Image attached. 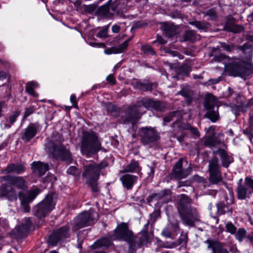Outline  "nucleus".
<instances>
[{"instance_id": "12", "label": "nucleus", "mask_w": 253, "mask_h": 253, "mask_svg": "<svg viewBox=\"0 0 253 253\" xmlns=\"http://www.w3.org/2000/svg\"><path fill=\"white\" fill-rule=\"evenodd\" d=\"M184 159L181 158L175 164L171 172V175L176 180H181L186 178L191 174L192 168L190 165L186 169H183V162Z\"/></svg>"}, {"instance_id": "29", "label": "nucleus", "mask_w": 253, "mask_h": 253, "mask_svg": "<svg viewBox=\"0 0 253 253\" xmlns=\"http://www.w3.org/2000/svg\"><path fill=\"white\" fill-rule=\"evenodd\" d=\"M177 94H180L186 99V102L189 104L192 100L194 95L193 91L191 89L190 86H184L180 91L177 92Z\"/></svg>"}, {"instance_id": "56", "label": "nucleus", "mask_w": 253, "mask_h": 253, "mask_svg": "<svg viewBox=\"0 0 253 253\" xmlns=\"http://www.w3.org/2000/svg\"><path fill=\"white\" fill-rule=\"evenodd\" d=\"M161 215V212L160 210H155L150 215V221L152 222V223H154L156 220L159 218Z\"/></svg>"}, {"instance_id": "51", "label": "nucleus", "mask_w": 253, "mask_h": 253, "mask_svg": "<svg viewBox=\"0 0 253 253\" xmlns=\"http://www.w3.org/2000/svg\"><path fill=\"white\" fill-rule=\"evenodd\" d=\"M141 49L145 54H148L152 55L156 54V52L154 51V49L149 45L142 46Z\"/></svg>"}, {"instance_id": "19", "label": "nucleus", "mask_w": 253, "mask_h": 253, "mask_svg": "<svg viewBox=\"0 0 253 253\" xmlns=\"http://www.w3.org/2000/svg\"><path fill=\"white\" fill-rule=\"evenodd\" d=\"M26 169V168L24 164L19 163H13L8 165L2 171L6 174L13 173L20 174L24 172Z\"/></svg>"}, {"instance_id": "20", "label": "nucleus", "mask_w": 253, "mask_h": 253, "mask_svg": "<svg viewBox=\"0 0 253 253\" xmlns=\"http://www.w3.org/2000/svg\"><path fill=\"white\" fill-rule=\"evenodd\" d=\"M158 86V83L156 82H150L148 80L138 81L135 84V87L141 91L151 92L153 87L156 88Z\"/></svg>"}, {"instance_id": "64", "label": "nucleus", "mask_w": 253, "mask_h": 253, "mask_svg": "<svg viewBox=\"0 0 253 253\" xmlns=\"http://www.w3.org/2000/svg\"><path fill=\"white\" fill-rule=\"evenodd\" d=\"M245 184L248 186L249 188H250L253 190V179L251 178L247 177L245 178Z\"/></svg>"}, {"instance_id": "37", "label": "nucleus", "mask_w": 253, "mask_h": 253, "mask_svg": "<svg viewBox=\"0 0 253 253\" xmlns=\"http://www.w3.org/2000/svg\"><path fill=\"white\" fill-rule=\"evenodd\" d=\"M204 117L209 119L212 122H215L218 121L219 119L218 106H216L215 109H210L208 110L205 114Z\"/></svg>"}, {"instance_id": "3", "label": "nucleus", "mask_w": 253, "mask_h": 253, "mask_svg": "<svg viewBox=\"0 0 253 253\" xmlns=\"http://www.w3.org/2000/svg\"><path fill=\"white\" fill-rule=\"evenodd\" d=\"M101 149V144L94 132H84L81 141V153L89 157Z\"/></svg>"}, {"instance_id": "13", "label": "nucleus", "mask_w": 253, "mask_h": 253, "mask_svg": "<svg viewBox=\"0 0 253 253\" xmlns=\"http://www.w3.org/2000/svg\"><path fill=\"white\" fill-rule=\"evenodd\" d=\"M0 185V198H5L10 202L15 201L18 197L15 188L6 182H1Z\"/></svg>"}, {"instance_id": "50", "label": "nucleus", "mask_w": 253, "mask_h": 253, "mask_svg": "<svg viewBox=\"0 0 253 253\" xmlns=\"http://www.w3.org/2000/svg\"><path fill=\"white\" fill-rule=\"evenodd\" d=\"M221 47L227 52H232L235 49V45L234 43L227 44L226 42H220Z\"/></svg>"}, {"instance_id": "31", "label": "nucleus", "mask_w": 253, "mask_h": 253, "mask_svg": "<svg viewBox=\"0 0 253 253\" xmlns=\"http://www.w3.org/2000/svg\"><path fill=\"white\" fill-rule=\"evenodd\" d=\"M191 65L187 63L182 64L181 66L175 68V71L177 76H188L191 71Z\"/></svg>"}, {"instance_id": "30", "label": "nucleus", "mask_w": 253, "mask_h": 253, "mask_svg": "<svg viewBox=\"0 0 253 253\" xmlns=\"http://www.w3.org/2000/svg\"><path fill=\"white\" fill-rule=\"evenodd\" d=\"M109 1L107 3L97 8L95 11V15L99 16L104 18H109L111 16V14L109 10Z\"/></svg>"}, {"instance_id": "60", "label": "nucleus", "mask_w": 253, "mask_h": 253, "mask_svg": "<svg viewBox=\"0 0 253 253\" xmlns=\"http://www.w3.org/2000/svg\"><path fill=\"white\" fill-rule=\"evenodd\" d=\"M34 111H35V109H34V107H30L26 108L24 114L23 115V120L25 119L29 116H30L32 113H33L34 112Z\"/></svg>"}, {"instance_id": "11", "label": "nucleus", "mask_w": 253, "mask_h": 253, "mask_svg": "<svg viewBox=\"0 0 253 253\" xmlns=\"http://www.w3.org/2000/svg\"><path fill=\"white\" fill-rule=\"evenodd\" d=\"M0 182H6L11 184L13 187L21 191H26L28 189V185L26 180L22 176L11 175L8 174L0 177Z\"/></svg>"}, {"instance_id": "59", "label": "nucleus", "mask_w": 253, "mask_h": 253, "mask_svg": "<svg viewBox=\"0 0 253 253\" xmlns=\"http://www.w3.org/2000/svg\"><path fill=\"white\" fill-rule=\"evenodd\" d=\"M176 126H177L180 130H188L191 125L187 123H181V120H179V124H176Z\"/></svg>"}, {"instance_id": "4", "label": "nucleus", "mask_w": 253, "mask_h": 253, "mask_svg": "<svg viewBox=\"0 0 253 253\" xmlns=\"http://www.w3.org/2000/svg\"><path fill=\"white\" fill-rule=\"evenodd\" d=\"M113 236L116 239L126 242L129 245V253H132L136 249V237L129 229L127 223L122 222L118 224L114 231Z\"/></svg>"}, {"instance_id": "58", "label": "nucleus", "mask_w": 253, "mask_h": 253, "mask_svg": "<svg viewBox=\"0 0 253 253\" xmlns=\"http://www.w3.org/2000/svg\"><path fill=\"white\" fill-rule=\"evenodd\" d=\"M206 15L209 16L211 20H215L217 17L216 12L214 8L209 9L206 12Z\"/></svg>"}, {"instance_id": "39", "label": "nucleus", "mask_w": 253, "mask_h": 253, "mask_svg": "<svg viewBox=\"0 0 253 253\" xmlns=\"http://www.w3.org/2000/svg\"><path fill=\"white\" fill-rule=\"evenodd\" d=\"M18 198L21 201V203L23 206V210L24 212H29L30 210V207L29 205L30 203L28 200L26 199L24 197V193L22 191H19L18 192Z\"/></svg>"}, {"instance_id": "18", "label": "nucleus", "mask_w": 253, "mask_h": 253, "mask_svg": "<svg viewBox=\"0 0 253 253\" xmlns=\"http://www.w3.org/2000/svg\"><path fill=\"white\" fill-rule=\"evenodd\" d=\"M123 187L127 190H130L138 180V177L130 174H125L120 178Z\"/></svg>"}, {"instance_id": "52", "label": "nucleus", "mask_w": 253, "mask_h": 253, "mask_svg": "<svg viewBox=\"0 0 253 253\" xmlns=\"http://www.w3.org/2000/svg\"><path fill=\"white\" fill-rule=\"evenodd\" d=\"M38 193L39 190L35 189L30 191L28 195H26L24 194V197L25 198H26V199L28 200V201H29V202H30L35 198V197L38 194Z\"/></svg>"}, {"instance_id": "33", "label": "nucleus", "mask_w": 253, "mask_h": 253, "mask_svg": "<svg viewBox=\"0 0 253 253\" xmlns=\"http://www.w3.org/2000/svg\"><path fill=\"white\" fill-rule=\"evenodd\" d=\"M111 245V241L107 238H102L97 240L90 246L92 249H96L101 247H108Z\"/></svg>"}, {"instance_id": "63", "label": "nucleus", "mask_w": 253, "mask_h": 253, "mask_svg": "<svg viewBox=\"0 0 253 253\" xmlns=\"http://www.w3.org/2000/svg\"><path fill=\"white\" fill-rule=\"evenodd\" d=\"M164 247L166 248H175L176 247V244L174 242H164Z\"/></svg>"}, {"instance_id": "62", "label": "nucleus", "mask_w": 253, "mask_h": 253, "mask_svg": "<svg viewBox=\"0 0 253 253\" xmlns=\"http://www.w3.org/2000/svg\"><path fill=\"white\" fill-rule=\"evenodd\" d=\"M252 47V45L249 43V42H246L245 44H244L243 45H240L238 46V48L243 51L244 52H245L246 50L248 49H250Z\"/></svg>"}, {"instance_id": "10", "label": "nucleus", "mask_w": 253, "mask_h": 253, "mask_svg": "<svg viewBox=\"0 0 253 253\" xmlns=\"http://www.w3.org/2000/svg\"><path fill=\"white\" fill-rule=\"evenodd\" d=\"M138 134L141 143L144 145L153 143L160 139L159 133L152 127H142L140 128Z\"/></svg>"}, {"instance_id": "40", "label": "nucleus", "mask_w": 253, "mask_h": 253, "mask_svg": "<svg viewBox=\"0 0 253 253\" xmlns=\"http://www.w3.org/2000/svg\"><path fill=\"white\" fill-rule=\"evenodd\" d=\"M38 86V84L37 83L34 81L29 82L26 84L25 90L27 93H28L30 95H32L33 96L35 97L37 96V94L35 92L34 89Z\"/></svg>"}, {"instance_id": "26", "label": "nucleus", "mask_w": 253, "mask_h": 253, "mask_svg": "<svg viewBox=\"0 0 253 253\" xmlns=\"http://www.w3.org/2000/svg\"><path fill=\"white\" fill-rule=\"evenodd\" d=\"M173 117L176 118L177 119L172 124L171 127H175L176 124H179V120H181L182 117L181 112L180 111L170 112L168 115L163 118L164 122L165 123H169L172 120Z\"/></svg>"}, {"instance_id": "14", "label": "nucleus", "mask_w": 253, "mask_h": 253, "mask_svg": "<svg viewBox=\"0 0 253 253\" xmlns=\"http://www.w3.org/2000/svg\"><path fill=\"white\" fill-rule=\"evenodd\" d=\"M93 220L92 214L89 211H84L80 214L74 220L73 227L78 230L83 227L89 226Z\"/></svg>"}, {"instance_id": "45", "label": "nucleus", "mask_w": 253, "mask_h": 253, "mask_svg": "<svg viewBox=\"0 0 253 253\" xmlns=\"http://www.w3.org/2000/svg\"><path fill=\"white\" fill-rule=\"evenodd\" d=\"M184 39L186 41L194 42L196 39L194 31L188 30L185 31L184 35Z\"/></svg>"}, {"instance_id": "22", "label": "nucleus", "mask_w": 253, "mask_h": 253, "mask_svg": "<svg viewBox=\"0 0 253 253\" xmlns=\"http://www.w3.org/2000/svg\"><path fill=\"white\" fill-rule=\"evenodd\" d=\"M32 165L33 173L39 176L43 175L48 169V165L47 164L43 163L40 161L34 162L32 163Z\"/></svg>"}, {"instance_id": "21", "label": "nucleus", "mask_w": 253, "mask_h": 253, "mask_svg": "<svg viewBox=\"0 0 253 253\" xmlns=\"http://www.w3.org/2000/svg\"><path fill=\"white\" fill-rule=\"evenodd\" d=\"M31 225L30 219L27 218L24 223L16 228V235L17 237L22 238L26 237L30 230Z\"/></svg>"}, {"instance_id": "47", "label": "nucleus", "mask_w": 253, "mask_h": 253, "mask_svg": "<svg viewBox=\"0 0 253 253\" xmlns=\"http://www.w3.org/2000/svg\"><path fill=\"white\" fill-rule=\"evenodd\" d=\"M67 172L75 177H79L81 173V170L75 166H71L68 169Z\"/></svg>"}, {"instance_id": "34", "label": "nucleus", "mask_w": 253, "mask_h": 253, "mask_svg": "<svg viewBox=\"0 0 253 253\" xmlns=\"http://www.w3.org/2000/svg\"><path fill=\"white\" fill-rule=\"evenodd\" d=\"M162 28L165 32L166 35L169 38L173 37L176 33V29L174 26L168 23H164Z\"/></svg>"}, {"instance_id": "55", "label": "nucleus", "mask_w": 253, "mask_h": 253, "mask_svg": "<svg viewBox=\"0 0 253 253\" xmlns=\"http://www.w3.org/2000/svg\"><path fill=\"white\" fill-rule=\"evenodd\" d=\"M225 228L226 231L231 234H235L236 233L237 228L231 222H228L226 225Z\"/></svg>"}, {"instance_id": "1", "label": "nucleus", "mask_w": 253, "mask_h": 253, "mask_svg": "<svg viewBox=\"0 0 253 253\" xmlns=\"http://www.w3.org/2000/svg\"><path fill=\"white\" fill-rule=\"evenodd\" d=\"M177 201V210L183 224L190 227L195 226V223L201 221L197 209L191 206L192 199L185 194H181Z\"/></svg>"}, {"instance_id": "41", "label": "nucleus", "mask_w": 253, "mask_h": 253, "mask_svg": "<svg viewBox=\"0 0 253 253\" xmlns=\"http://www.w3.org/2000/svg\"><path fill=\"white\" fill-rule=\"evenodd\" d=\"M139 168V163L137 161L134 160H131L130 163L128 164L122 172H133Z\"/></svg>"}, {"instance_id": "28", "label": "nucleus", "mask_w": 253, "mask_h": 253, "mask_svg": "<svg viewBox=\"0 0 253 253\" xmlns=\"http://www.w3.org/2000/svg\"><path fill=\"white\" fill-rule=\"evenodd\" d=\"M217 104V100L215 97L211 95L208 94L206 95L204 99V107L206 110L215 109Z\"/></svg>"}, {"instance_id": "5", "label": "nucleus", "mask_w": 253, "mask_h": 253, "mask_svg": "<svg viewBox=\"0 0 253 253\" xmlns=\"http://www.w3.org/2000/svg\"><path fill=\"white\" fill-rule=\"evenodd\" d=\"M108 163L103 161L99 164L95 162L84 166V172L82 176L87 180H98L102 170L108 166Z\"/></svg>"}, {"instance_id": "24", "label": "nucleus", "mask_w": 253, "mask_h": 253, "mask_svg": "<svg viewBox=\"0 0 253 253\" xmlns=\"http://www.w3.org/2000/svg\"><path fill=\"white\" fill-rule=\"evenodd\" d=\"M217 208V214L219 215L225 214L226 212L232 213L233 211L232 207L230 204L227 201H221L216 204Z\"/></svg>"}, {"instance_id": "49", "label": "nucleus", "mask_w": 253, "mask_h": 253, "mask_svg": "<svg viewBox=\"0 0 253 253\" xmlns=\"http://www.w3.org/2000/svg\"><path fill=\"white\" fill-rule=\"evenodd\" d=\"M188 241V236L187 234H181V236L177 240L174 241L176 244V247L178 246L181 245L182 246L186 245Z\"/></svg>"}, {"instance_id": "42", "label": "nucleus", "mask_w": 253, "mask_h": 253, "mask_svg": "<svg viewBox=\"0 0 253 253\" xmlns=\"http://www.w3.org/2000/svg\"><path fill=\"white\" fill-rule=\"evenodd\" d=\"M151 110H154L156 111H164L167 107L166 103L159 100H154L152 104Z\"/></svg>"}, {"instance_id": "15", "label": "nucleus", "mask_w": 253, "mask_h": 253, "mask_svg": "<svg viewBox=\"0 0 253 253\" xmlns=\"http://www.w3.org/2000/svg\"><path fill=\"white\" fill-rule=\"evenodd\" d=\"M69 231V227L64 226L53 231L49 237V244L54 246L62 240L68 238L70 236Z\"/></svg>"}, {"instance_id": "2", "label": "nucleus", "mask_w": 253, "mask_h": 253, "mask_svg": "<svg viewBox=\"0 0 253 253\" xmlns=\"http://www.w3.org/2000/svg\"><path fill=\"white\" fill-rule=\"evenodd\" d=\"M52 140L46 144V147L49 151H51L54 156H56L61 160L69 164L72 163L73 158L69 149L61 144L63 141L62 136L58 133L52 135Z\"/></svg>"}, {"instance_id": "46", "label": "nucleus", "mask_w": 253, "mask_h": 253, "mask_svg": "<svg viewBox=\"0 0 253 253\" xmlns=\"http://www.w3.org/2000/svg\"><path fill=\"white\" fill-rule=\"evenodd\" d=\"M246 233V230L244 228H239L235 234L236 239L241 242L245 237L247 238Z\"/></svg>"}, {"instance_id": "6", "label": "nucleus", "mask_w": 253, "mask_h": 253, "mask_svg": "<svg viewBox=\"0 0 253 253\" xmlns=\"http://www.w3.org/2000/svg\"><path fill=\"white\" fill-rule=\"evenodd\" d=\"M140 110L136 103L129 106L126 110L124 115H122L121 122L124 124L131 123L132 129L135 130L136 124L142 115Z\"/></svg>"}, {"instance_id": "23", "label": "nucleus", "mask_w": 253, "mask_h": 253, "mask_svg": "<svg viewBox=\"0 0 253 253\" xmlns=\"http://www.w3.org/2000/svg\"><path fill=\"white\" fill-rule=\"evenodd\" d=\"M214 154H218L220 157L222 166L227 168L229 165L232 163L233 160L227 154V153L223 149L219 148L216 151H213Z\"/></svg>"}, {"instance_id": "7", "label": "nucleus", "mask_w": 253, "mask_h": 253, "mask_svg": "<svg viewBox=\"0 0 253 253\" xmlns=\"http://www.w3.org/2000/svg\"><path fill=\"white\" fill-rule=\"evenodd\" d=\"M55 205L53 194H48L42 202L35 207L34 214L37 218L42 219L45 217L53 210Z\"/></svg>"}, {"instance_id": "32", "label": "nucleus", "mask_w": 253, "mask_h": 253, "mask_svg": "<svg viewBox=\"0 0 253 253\" xmlns=\"http://www.w3.org/2000/svg\"><path fill=\"white\" fill-rule=\"evenodd\" d=\"M212 131V133L208 136L204 142V145L209 147L214 146L218 143L214 132V128L212 126L210 127L208 129V131Z\"/></svg>"}, {"instance_id": "38", "label": "nucleus", "mask_w": 253, "mask_h": 253, "mask_svg": "<svg viewBox=\"0 0 253 253\" xmlns=\"http://www.w3.org/2000/svg\"><path fill=\"white\" fill-rule=\"evenodd\" d=\"M19 111H15L10 115L8 118L6 119V123L4 124V128H9L15 123L17 118L20 115Z\"/></svg>"}, {"instance_id": "8", "label": "nucleus", "mask_w": 253, "mask_h": 253, "mask_svg": "<svg viewBox=\"0 0 253 253\" xmlns=\"http://www.w3.org/2000/svg\"><path fill=\"white\" fill-rule=\"evenodd\" d=\"M209 181L211 184H217L222 181L219 160L216 156H214L209 160Z\"/></svg>"}, {"instance_id": "54", "label": "nucleus", "mask_w": 253, "mask_h": 253, "mask_svg": "<svg viewBox=\"0 0 253 253\" xmlns=\"http://www.w3.org/2000/svg\"><path fill=\"white\" fill-rule=\"evenodd\" d=\"M244 30L245 28L244 26L241 25L235 24L229 32L234 33H239L244 31Z\"/></svg>"}, {"instance_id": "16", "label": "nucleus", "mask_w": 253, "mask_h": 253, "mask_svg": "<svg viewBox=\"0 0 253 253\" xmlns=\"http://www.w3.org/2000/svg\"><path fill=\"white\" fill-rule=\"evenodd\" d=\"M41 125L38 122L30 123L20 134L21 139L25 143L29 142L40 130Z\"/></svg>"}, {"instance_id": "43", "label": "nucleus", "mask_w": 253, "mask_h": 253, "mask_svg": "<svg viewBox=\"0 0 253 253\" xmlns=\"http://www.w3.org/2000/svg\"><path fill=\"white\" fill-rule=\"evenodd\" d=\"M236 20L231 15L228 16L224 27V30L229 32L236 24Z\"/></svg>"}, {"instance_id": "48", "label": "nucleus", "mask_w": 253, "mask_h": 253, "mask_svg": "<svg viewBox=\"0 0 253 253\" xmlns=\"http://www.w3.org/2000/svg\"><path fill=\"white\" fill-rule=\"evenodd\" d=\"M131 40V38H129L122 43L120 44L118 46L116 47L117 52L118 53H122L126 51L128 45V42Z\"/></svg>"}, {"instance_id": "25", "label": "nucleus", "mask_w": 253, "mask_h": 253, "mask_svg": "<svg viewBox=\"0 0 253 253\" xmlns=\"http://www.w3.org/2000/svg\"><path fill=\"white\" fill-rule=\"evenodd\" d=\"M242 179H240L237 188V193L238 198L243 200L246 199L247 195L251 194L252 191L248 189L249 187L245 183L244 184H242Z\"/></svg>"}, {"instance_id": "61", "label": "nucleus", "mask_w": 253, "mask_h": 253, "mask_svg": "<svg viewBox=\"0 0 253 253\" xmlns=\"http://www.w3.org/2000/svg\"><path fill=\"white\" fill-rule=\"evenodd\" d=\"M188 130L193 135L194 137H199L200 136V132L196 127H193L191 125Z\"/></svg>"}, {"instance_id": "36", "label": "nucleus", "mask_w": 253, "mask_h": 253, "mask_svg": "<svg viewBox=\"0 0 253 253\" xmlns=\"http://www.w3.org/2000/svg\"><path fill=\"white\" fill-rule=\"evenodd\" d=\"M189 24L194 26L200 30L204 31H206L210 27V23L205 21L194 20L189 22Z\"/></svg>"}, {"instance_id": "17", "label": "nucleus", "mask_w": 253, "mask_h": 253, "mask_svg": "<svg viewBox=\"0 0 253 253\" xmlns=\"http://www.w3.org/2000/svg\"><path fill=\"white\" fill-rule=\"evenodd\" d=\"M205 243L208 244V249L211 250L212 253H229L222 244L216 239H208Z\"/></svg>"}, {"instance_id": "35", "label": "nucleus", "mask_w": 253, "mask_h": 253, "mask_svg": "<svg viewBox=\"0 0 253 253\" xmlns=\"http://www.w3.org/2000/svg\"><path fill=\"white\" fill-rule=\"evenodd\" d=\"M154 100L151 98H142L136 102L137 106L140 109L142 106H144L148 110H151Z\"/></svg>"}, {"instance_id": "9", "label": "nucleus", "mask_w": 253, "mask_h": 253, "mask_svg": "<svg viewBox=\"0 0 253 253\" xmlns=\"http://www.w3.org/2000/svg\"><path fill=\"white\" fill-rule=\"evenodd\" d=\"M227 71L234 76L245 77L249 76L251 72L249 66L243 62H234L226 67Z\"/></svg>"}, {"instance_id": "27", "label": "nucleus", "mask_w": 253, "mask_h": 253, "mask_svg": "<svg viewBox=\"0 0 253 253\" xmlns=\"http://www.w3.org/2000/svg\"><path fill=\"white\" fill-rule=\"evenodd\" d=\"M150 221H148L144 225L143 229L140 232L141 237L139 238V242L136 243V248L141 247L142 245L148 242L149 235L148 233V228Z\"/></svg>"}, {"instance_id": "57", "label": "nucleus", "mask_w": 253, "mask_h": 253, "mask_svg": "<svg viewBox=\"0 0 253 253\" xmlns=\"http://www.w3.org/2000/svg\"><path fill=\"white\" fill-rule=\"evenodd\" d=\"M170 225L174 232H178L179 231L180 227L178 220L175 219L173 221H170Z\"/></svg>"}, {"instance_id": "44", "label": "nucleus", "mask_w": 253, "mask_h": 253, "mask_svg": "<svg viewBox=\"0 0 253 253\" xmlns=\"http://www.w3.org/2000/svg\"><path fill=\"white\" fill-rule=\"evenodd\" d=\"M97 7L98 5L96 3L88 5L83 4L82 5V8H83L84 12L87 14H92L94 12H95Z\"/></svg>"}, {"instance_id": "53", "label": "nucleus", "mask_w": 253, "mask_h": 253, "mask_svg": "<svg viewBox=\"0 0 253 253\" xmlns=\"http://www.w3.org/2000/svg\"><path fill=\"white\" fill-rule=\"evenodd\" d=\"M97 180H98L94 179L88 180V184L90 186L93 192H98L99 191V189L98 187Z\"/></svg>"}]
</instances>
